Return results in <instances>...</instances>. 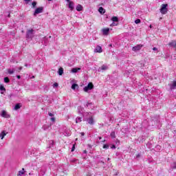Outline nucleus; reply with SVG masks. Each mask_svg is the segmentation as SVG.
I'll use <instances>...</instances> for the list:
<instances>
[{
  "mask_svg": "<svg viewBox=\"0 0 176 176\" xmlns=\"http://www.w3.org/2000/svg\"><path fill=\"white\" fill-rule=\"evenodd\" d=\"M1 116L2 118H5L6 119H9L10 118L9 113H8V112L5 110L1 111Z\"/></svg>",
  "mask_w": 176,
  "mask_h": 176,
  "instance_id": "3",
  "label": "nucleus"
},
{
  "mask_svg": "<svg viewBox=\"0 0 176 176\" xmlns=\"http://www.w3.org/2000/svg\"><path fill=\"white\" fill-rule=\"evenodd\" d=\"M100 69H102V71H107L108 69V66L103 65L102 67L100 68Z\"/></svg>",
  "mask_w": 176,
  "mask_h": 176,
  "instance_id": "19",
  "label": "nucleus"
},
{
  "mask_svg": "<svg viewBox=\"0 0 176 176\" xmlns=\"http://www.w3.org/2000/svg\"><path fill=\"white\" fill-rule=\"evenodd\" d=\"M116 25H118V23L113 22L111 25L110 27H116Z\"/></svg>",
  "mask_w": 176,
  "mask_h": 176,
  "instance_id": "29",
  "label": "nucleus"
},
{
  "mask_svg": "<svg viewBox=\"0 0 176 176\" xmlns=\"http://www.w3.org/2000/svg\"><path fill=\"white\" fill-rule=\"evenodd\" d=\"M21 69H23V67H20L19 68V72L21 71Z\"/></svg>",
  "mask_w": 176,
  "mask_h": 176,
  "instance_id": "41",
  "label": "nucleus"
},
{
  "mask_svg": "<svg viewBox=\"0 0 176 176\" xmlns=\"http://www.w3.org/2000/svg\"><path fill=\"white\" fill-rule=\"evenodd\" d=\"M111 21L114 23H118V21H119V18H118V16H113L111 18Z\"/></svg>",
  "mask_w": 176,
  "mask_h": 176,
  "instance_id": "15",
  "label": "nucleus"
},
{
  "mask_svg": "<svg viewBox=\"0 0 176 176\" xmlns=\"http://www.w3.org/2000/svg\"><path fill=\"white\" fill-rule=\"evenodd\" d=\"M25 2H30V0H25Z\"/></svg>",
  "mask_w": 176,
  "mask_h": 176,
  "instance_id": "48",
  "label": "nucleus"
},
{
  "mask_svg": "<svg viewBox=\"0 0 176 176\" xmlns=\"http://www.w3.org/2000/svg\"><path fill=\"white\" fill-rule=\"evenodd\" d=\"M58 74L60 76L63 75V74H64V69L63 67H60Z\"/></svg>",
  "mask_w": 176,
  "mask_h": 176,
  "instance_id": "16",
  "label": "nucleus"
},
{
  "mask_svg": "<svg viewBox=\"0 0 176 176\" xmlns=\"http://www.w3.org/2000/svg\"><path fill=\"white\" fill-rule=\"evenodd\" d=\"M74 151H75V144H74L72 148V152H74Z\"/></svg>",
  "mask_w": 176,
  "mask_h": 176,
  "instance_id": "36",
  "label": "nucleus"
},
{
  "mask_svg": "<svg viewBox=\"0 0 176 176\" xmlns=\"http://www.w3.org/2000/svg\"><path fill=\"white\" fill-rule=\"evenodd\" d=\"M49 116L53 117V116H54V115L52 113H49Z\"/></svg>",
  "mask_w": 176,
  "mask_h": 176,
  "instance_id": "38",
  "label": "nucleus"
},
{
  "mask_svg": "<svg viewBox=\"0 0 176 176\" xmlns=\"http://www.w3.org/2000/svg\"><path fill=\"white\" fill-rule=\"evenodd\" d=\"M103 35H108L109 34V28H107L102 30Z\"/></svg>",
  "mask_w": 176,
  "mask_h": 176,
  "instance_id": "11",
  "label": "nucleus"
},
{
  "mask_svg": "<svg viewBox=\"0 0 176 176\" xmlns=\"http://www.w3.org/2000/svg\"><path fill=\"white\" fill-rule=\"evenodd\" d=\"M4 82H5V83H9V82H10L9 78L5 77L4 78Z\"/></svg>",
  "mask_w": 176,
  "mask_h": 176,
  "instance_id": "27",
  "label": "nucleus"
},
{
  "mask_svg": "<svg viewBox=\"0 0 176 176\" xmlns=\"http://www.w3.org/2000/svg\"><path fill=\"white\" fill-rule=\"evenodd\" d=\"M94 52L95 53H102V48L100 45H98L94 50Z\"/></svg>",
  "mask_w": 176,
  "mask_h": 176,
  "instance_id": "9",
  "label": "nucleus"
},
{
  "mask_svg": "<svg viewBox=\"0 0 176 176\" xmlns=\"http://www.w3.org/2000/svg\"><path fill=\"white\" fill-rule=\"evenodd\" d=\"M90 105V104L89 103H88L87 104V107H89Z\"/></svg>",
  "mask_w": 176,
  "mask_h": 176,
  "instance_id": "49",
  "label": "nucleus"
},
{
  "mask_svg": "<svg viewBox=\"0 0 176 176\" xmlns=\"http://www.w3.org/2000/svg\"><path fill=\"white\" fill-rule=\"evenodd\" d=\"M87 151H84V153H87Z\"/></svg>",
  "mask_w": 176,
  "mask_h": 176,
  "instance_id": "51",
  "label": "nucleus"
},
{
  "mask_svg": "<svg viewBox=\"0 0 176 176\" xmlns=\"http://www.w3.org/2000/svg\"><path fill=\"white\" fill-rule=\"evenodd\" d=\"M49 38H52V36H49Z\"/></svg>",
  "mask_w": 176,
  "mask_h": 176,
  "instance_id": "56",
  "label": "nucleus"
},
{
  "mask_svg": "<svg viewBox=\"0 0 176 176\" xmlns=\"http://www.w3.org/2000/svg\"><path fill=\"white\" fill-rule=\"evenodd\" d=\"M150 28H152V25H150Z\"/></svg>",
  "mask_w": 176,
  "mask_h": 176,
  "instance_id": "52",
  "label": "nucleus"
},
{
  "mask_svg": "<svg viewBox=\"0 0 176 176\" xmlns=\"http://www.w3.org/2000/svg\"><path fill=\"white\" fill-rule=\"evenodd\" d=\"M102 142H105V140H104Z\"/></svg>",
  "mask_w": 176,
  "mask_h": 176,
  "instance_id": "54",
  "label": "nucleus"
},
{
  "mask_svg": "<svg viewBox=\"0 0 176 176\" xmlns=\"http://www.w3.org/2000/svg\"><path fill=\"white\" fill-rule=\"evenodd\" d=\"M76 87H79V86L78 85V84H73V85H72V89L73 90H75V89H76Z\"/></svg>",
  "mask_w": 176,
  "mask_h": 176,
  "instance_id": "24",
  "label": "nucleus"
},
{
  "mask_svg": "<svg viewBox=\"0 0 176 176\" xmlns=\"http://www.w3.org/2000/svg\"><path fill=\"white\" fill-rule=\"evenodd\" d=\"M48 1H52V0H48Z\"/></svg>",
  "mask_w": 176,
  "mask_h": 176,
  "instance_id": "58",
  "label": "nucleus"
},
{
  "mask_svg": "<svg viewBox=\"0 0 176 176\" xmlns=\"http://www.w3.org/2000/svg\"><path fill=\"white\" fill-rule=\"evenodd\" d=\"M32 5L33 8H35V6H36V1H33Z\"/></svg>",
  "mask_w": 176,
  "mask_h": 176,
  "instance_id": "32",
  "label": "nucleus"
},
{
  "mask_svg": "<svg viewBox=\"0 0 176 176\" xmlns=\"http://www.w3.org/2000/svg\"><path fill=\"white\" fill-rule=\"evenodd\" d=\"M101 138H101V137H100V138H99V140H101Z\"/></svg>",
  "mask_w": 176,
  "mask_h": 176,
  "instance_id": "55",
  "label": "nucleus"
},
{
  "mask_svg": "<svg viewBox=\"0 0 176 176\" xmlns=\"http://www.w3.org/2000/svg\"><path fill=\"white\" fill-rule=\"evenodd\" d=\"M53 87H58V83L57 82L54 83Z\"/></svg>",
  "mask_w": 176,
  "mask_h": 176,
  "instance_id": "33",
  "label": "nucleus"
},
{
  "mask_svg": "<svg viewBox=\"0 0 176 176\" xmlns=\"http://www.w3.org/2000/svg\"><path fill=\"white\" fill-rule=\"evenodd\" d=\"M110 135H111V138H116V135L115 134V131L111 132Z\"/></svg>",
  "mask_w": 176,
  "mask_h": 176,
  "instance_id": "26",
  "label": "nucleus"
},
{
  "mask_svg": "<svg viewBox=\"0 0 176 176\" xmlns=\"http://www.w3.org/2000/svg\"><path fill=\"white\" fill-rule=\"evenodd\" d=\"M80 134H81V135H82V136L85 135V133H83V132H82Z\"/></svg>",
  "mask_w": 176,
  "mask_h": 176,
  "instance_id": "46",
  "label": "nucleus"
},
{
  "mask_svg": "<svg viewBox=\"0 0 176 176\" xmlns=\"http://www.w3.org/2000/svg\"><path fill=\"white\" fill-rule=\"evenodd\" d=\"M140 156H141L140 154H138V155H136L137 159H138V157H140Z\"/></svg>",
  "mask_w": 176,
  "mask_h": 176,
  "instance_id": "40",
  "label": "nucleus"
},
{
  "mask_svg": "<svg viewBox=\"0 0 176 176\" xmlns=\"http://www.w3.org/2000/svg\"><path fill=\"white\" fill-rule=\"evenodd\" d=\"M50 144L51 145H54V142L53 140H51V141L50 142Z\"/></svg>",
  "mask_w": 176,
  "mask_h": 176,
  "instance_id": "37",
  "label": "nucleus"
},
{
  "mask_svg": "<svg viewBox=\"0 0 176 176\" xmlns=\"http://www.w3.org/2000/svg\"><path fill=\"white\" fill-rule=\"evenodd\" d=\"M142 47V45H137L135 47H133L132 50L133 52H138V50H141V48Z\"/></svg>",
  "mask_w": 176,
  "mask_h": 176,
  "instance_id": "7",
  "label": "nucleus"
},
{
  "mask_svg": "<svg viewBox=\"0 0 176 176\" xmlns=\"http://www.w3.org/2000/svg\"><path fill=\"white\" fill-rule=\"evenodd\" d=\"M44 43L45 45H47V40H46V38H44Z\"/></svg>",
  "mask_w": 176,
  "mask_h": 176,
  "instance_id": "35",
  "label": "nucleus"
},
{
  "mask_svg": "<svg viewBox=\"0 0 176 176\" xmlns=\"http://www.w3.org/2000/svg\"><path fill=\"white\" fill-rule=\"evenodd\" d=\"M93 146H91V144H88V147L89 148H92Z\"/></svg>",
  "mask_w": 176,
  "mask_h": 176,
  "instance_id": "43",
  "label": "nucleus"
},
{
  "mask_svg": "<svg viewBox=\"0 0 176 176\" xmlns=\"http://www.w3.org/2000/svg\"><path fill=\"white\" fill-rule=\"evenodd\" d=\"M153 50H154V51H155V50H157V47H153Z\"/></svg>",
  "mask_w": 176,
  "mask_h": 176,
  "instance_id": "44",
  "label": "nucleus"
},
{
  "mask_svg": "<svg viewBox=\"0 0 176 176\" xmlns=\"http://www.w3.org/2000/svg\"><path fill=\"white\" fill-rule=\"evenodd\" d=\"M34 34L35 33H34V30H29L26 33V38L28 39H32V38H34Z\"/></svg>",
  "mask_w": 176,
  "mask_h": 176,
  "instance_id": "2",
  "label": "nucleus"
},
{
  "mask_svg": "<svg viewBox=\"0 0 176 176\" xmlns=\"http://www.w3.org/2000/svg\"><path fill=\"white\" fill-rule=\"evenodd\" d=\"M14 71H16V69H9L8 70V74H10V75H12V74H14Z\"/></svg>",
  "mask_w": 176,
  "mask_h": 176,
  "instance_id": "20",
  "label": "nucleus"
},
{
  "mask_svg": "<svg viewBox=\"0 0 176 176\" xmlns=\"http://www.w3.org/2000/svg\"><path fill=\"white\" fill-rule=\"evenodd\" d=\"M135 24H140V23H141V20L140 19H136L135 21Z\"/></svg>",
  "mask_w": 176,
  "mask_h": 176,
  "instance_id": "30",
  "label": "nucleus"
},
{
  "mask_svg": "<svg viewBox=\"0 0 176 176\" xmlns=\"http://www.w3.org/2000/svg\"><path fill=\"white\" fill-rule=\"evenodd\" d=\"M68 137H69V135H71V134L70 133H67V135Z\"/></svg>",
  "mask_w": 176,
  "mask_h": 176,
  "instance_id": "47",
  "label": "nucleus"
},
{
  "mask_svg": "<svg viewBox=\"0 0 176 176\" xmlns=\"http://www.w3.org/2000/svg\"><path fill=\"white\" fill-rule=\"evenodd\" d=\"M98 12L101 14H104V13H105V10H104V8L102 7H100L98 9Z\"/></svg>",
  "mask_w": 176,
  "mask_h": 176,
  "instance_id": "14",
  "label": "nucleus"
},
{
  "mask_svg": "<svg viewBox=\"0 0 176 176\" xmlns=\"http://www.w3.org/2000/svg\"><path fill=\"white\" fill-rule=\"evenodd\" d=\"M45 173H46V169H45V168H41L38 172V175L43 176L45 175Z\"/></svg>",
  "mask_w": 176,
  "mask_h": 176,
  "instance_id": "10",
  "label": "nucleus"
},
{
  "mask_svg": "<svg viewBox=\"0 0 176 176\" xmlns=\"http://www.w3.org/2000/svg\"><path fill=\"white\" fill-rule=\"evenodd\" d=\"M108 148H109V145H108V144H104V145L103 146V148H104V149H108Z\"/></svg>",
  "mask_w": 176,
  "mask_h": 176,
  "instance_id": "31",
  "label": "nucleus"
},
{
  "mask_svg": "<svg viewBox=\"0 0 176 176\" xmlns=\"http://www.w3.org/2000/svg\"><path fill=\"white\" fill-rule=\"evenodd\" d=\"M20 108H21V106L20 105V104H16L14 107L15 111H17V109H20Z\"/></svg>",
  "mask_w": 176,
  "mask_h": 176,
  "instance_id": "23",
  "label": "nucleus"
},
{
  "mask_svg": "<svg viewBox=\"0 0 176 176\" xmlns=\"http://www.w3.org/2000/svg\"><path fill=\"white\" fill-rule=\"evenodd\" d=\"M25 67H28V65L25 64Z\"/></svg>",
  "mask_w": 176,
  "mask_h": 176,
  "instance_id": "50",
  "label": "nucleus"
},
{
  "mask_svg": "<svg viewBox=\"0 0 176 176\" xmlns=\"http://www.w3.org/2000/svg\"><path fill=\"white\" fill-rule=\"evenodd\" d=\"M6 134H8V133H6V131H3L0 133V138H1V140H3V138H5V136L6 135Z\"/></svg>",
  "mask_w": 176,
  "mask_h": 176,
  "instance_id": "13",
  "label": "nucleus"
},
{
  "mask_svg": "<svg viewBox=\"0 0 176 176\" xmlns=\"http://www.w3.org/2000/svg\"><path fill=\"white\" fill-rule=\"evenodd\" d=\"M8 17H10V14H8Z\"/></svg>",
  "mask_w": 176,
  "mask_h": 176,
  "instance_id": "53",
  "label": "nucleus"
},
{
  "mask_svg": "<svg viewBox=\"0 0 176 176\" xmlns=\"http://www.w3.org/2000/svg\"><path fill=\"white\" fill-rule=\"evenodd\" d=\"M43 12V7H39L35 10L34 16H36V14H39V13H42Z\"/></svg>",
  "mask_w": 176,
  "mask_h": 176,
  "instance_id": "5",
  "label": "nucleus"
},
{
  "mask_svg": "<svg viewBox=\"0 0 176 176\" xmlns=\"http://www.w3.org/2000/svg\"><path fill=\"white\" fill-rule=\"evenodd\" d=\"M160 12L162 14L167 13V4H162Z\"/></svg>",
  "mask_w": 176,
  "mask_h": 176,
  "instance_id": "4",
  "label": "nucleus"
},
{
  "mask_svg": "<svg viewBox=\"0 0 176 176\" xmlns=\"http://www.w3.org/2000/svg\"><path fill=\"white\" fill-rule=\"evenodd\" d=\"M169 87L170 90H175V89H176V81L174 80L171 83H170Z\"/></svg>",
  "mask_w": 176,
  "mask_h": 176,
  "instance_id": "8",
  "label": "nucleus"
},
{
  "mask_svg": "<svg viewBox=\"0 0 176 176\" xmlns=\"http://www.w3.org/2000/svg\"><path fill=\"white\" fill-rule=\"evenodd\" d=\"M0 91H6L5 87H3V85H0Z\"/></svg>",
  "mask_w": 176,
  "mask_h": 176,
  "instance_id": "25",
  "label": "nucleus"
},
{
  "mask_svg": "<svg viewBox=\"0 0 176 176\" xmlns=\"http://www.w3.org/2000/svg\"><path fill=\"white\" fill-rule=\"evenodd\" d=\"M94 85L91 83H89L87 86H86L85 87H84V91H89V90H91V89H93Z\"/></svg>",
  "mask_w": 176,
  "mask_h": 176,
  "instance_id": "6",
  "label": "nucleus"
},
{
  "mask_svg": "<svg viewBox=\"0 0 176 176\" xmlns=\"http://www.w3.org/2000/svg\"><path fill=\"white\" fill-rule=\"evenodd\" d=\"M46 127H47L46 125L43 126V129H44V130H46Z\"/></svg>",
  "mask_w": 176,
  "mask_h": 176,
  "instance_id": "42",
  "label": "nucleus"
},
{
  "mask_svg": "<svg viewBox=\"0 0 176 176\" xmlns=\"http://www.w3.org/2000/svg\"><path fill=\"white\" fill-rule=\"evenodd\" d=\"M84 120L91 126H93V124H94V118H93V115H91V113H87V114L84 116Z\"/></svg>",
  "mask_w": 176,
  "mask_h": 176,
  "instance_id": "1",
  "label": "nucleus"
},
{
  "mask_svg": "<svg viewBox=\"0 0 176 176\" xmlns=\"http://www.w3.org/2000/svg\"><path fill=\"white\" fill-rule=\"evenodd\" d=\"M17 79H20L21 77L20 76H16Z\"/></svg>",
  "mask_w": 176,
  "mask_h": 176,
  "instance_id": "45",
  "label": "nucleus"
},
{
  "mask_svg": "<svg viewBox=\"0 0 176 176\" xmlns=\"http://www.w3.org/2000/svg\"><path fill=\"white\" fill-rule=\"evenodd\" d=\"M78 71H80V68H73L72 69V72H73V74H76V72H78Z\"/></svg>",
  "mask_w": 176,
  "mask_h": 176,
  "instance_id": "18",
  "label": "nucleus"
},
{
  "mask_svg": "<svg viewBox=\"0 0 176 176\" xmlns=\"http://www.w3.org/2000/svg\"><path fill=\"white\" fill-rule=\"evenodd\" d=\"M80 122H82V118L77 117L76 119V123H80Z\"/></svg>",
  "mask_w": 176,
  "mask_h": 176,
  "instance_id": "21",
  "label": "nucleus"
},
{
  "mask_svg": "<svg viewBox=\"0 0 176 176\" xmlns=\"http://www.w3.org/2000/svg\"><path fill=\"white\" fill-rule=\"evenodd\" d=\"M51 120H52V122H55L56 119L52 117V118H51Z\"/></svg>",
  "mask_w": 176,
  "mask_h": 176,
  "instance_id": "39",
  "label": "nucleus"
},
{
  "mask_svg": "<svg viewBox=\"0 0 176 176\" xmlns=\"http://www.w3.org/2000/svg\"><path fill=\"white\" fill-rule=\"evenodd\" d=\"M170 167L172 168H176V162H173L171 165Z\"/></svg>",
  "mask_w": 176,
  "mask_h": 176,
  "instance_id": "28",
  "label": "nucleus"
},
{
  "mask_svg": "<svg viewBox=\"0 0 176 176\" xmlns=\"http://www.w3.org/2000/svg\"><path fill=\"white\" fill-rule=\"evenodd\" d=\"M24 175V168L22 169V170L19 171L18 176Z\"/></svg>",
  "mask_w": 176,
  "mask_h": 176,
  "instance_id": "22",
  "label": "nucleus"
},
{
  "mask_svg": "<svg viewBox=\"0 0 176 176\" xmlns=\"http://www.w3.org/2000/svg\"><path fill=\"white\" fill-rule=\"evenodd\" d=\"M111 149H116V146H115V144H113V145H111Z\"/></svg>",
  "mask_w": 176,
  "mask_h": 176,
  "instance_id": "34",
  "label": "nucleus"
},
{
  "mask_svg": "<svg viewBox=\"0 0 176 176\" xmlns=\"http://www.w3.org/2000/svg\"><path fill=\"white\" fill-rule=\"evenodd\" d=\"M69 8L71 10H74V2L72 1L69 2Z\"/></svg>",
  "mask_w": 176,
  "mask_h": 176,
  "instance_id": "17",
  "label": "nucleus"
},
{
  "mask_svg": "<svg viewBox=\"0 0 176 176\" xmlns=\"http://www.w3.org/2000/svg\"><path fill=\"white\" fill-rule=\"evenodd\" d=\"M108 160H109V158H108Z\"/></svg>",
  "mask_w": 176,
  "mask_h": 176,
  "instance_id": "57",
  "label": "nucleus"
},
{
  "mask_svg": "<svg viewBox=\"0 0 176 176\" xmlns=\"http://www.w3.org/2000/svg\"><path fill=\"white\" fill-rule=\"evenodd\" d=\"M76 9L77 12H82V10H83V6H82L80 4H78L77 5Z\"/></svg>",
  "mask_w": 176,
  "mask_h": 176,
  "instance_id": "12",
  "label": "nucleus"
}]
</instances>
